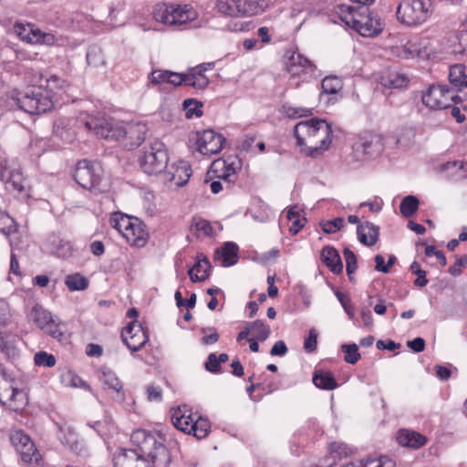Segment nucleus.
I'll return each instance as SVG.
<instances>
[{
	"instance_id": "nucleus-46",
	"label": "nucleus",
	"mask_w": 467,
	"mask_h": 467,
	"mask_svg": "<svg viewBox=\"0 0 467 467\" xmlns=\"http://www.w3.org/2000/svg\"><path fill=\"white\" fill-rule=\"evenodd\" d=\"M343 254L346 261V270L347 274L349 277L350 281H354V277L352 275L355 273V271L358 268L357 265V256L349 248L345 247L343 250Z\"/></svg>"
},
{
	"instance_id": "nucleus-32",
	"label": "nucleus",
	"mask_w": 467,
	"mask_h": 467,
	"mask_svg": "<svg viewBox=\"0 0 467 467\" xmlns=\"http://www.w3.org/2000/svg\"><path fill=\"white\" fill-rule=\"evenodd\" d=\"M313 383L316 387L327 390H331L337 387L333 374L329 371L316 372L313 376Z\"/></svg>"
},
{
	"instance_id": "nucleus-8",
	"label": "nucleus",
	"mask_w": 467,
	"mask_h": 467,
	"mask_svg": "<svg viewBox=\"0 0 467 467\" xmlns=\"http://www.w3.org/2000/svg\"><path fill=\"white\" fill-rule=\"evenodd\" d=\"M431 5V0H403L398 5L397 17L410 26L420 25L429 17Z\"/></svg>"
},
{
	"instance_id": "nucleus-28",
	"label": "nucleus",
	"mask_w": 467,
	"mask_h": 467,
	"mask_svg": "<svg viewBox=\"0 0 467 467\" xmlns=\"http://www.w3.org/2000/svg\"><path fill=\"white\" fill-rule=\"evenodd\" d=\"M238 246L232 242L225 243L214 254L215 260H222L223 266H231L237 262Z\"/></svg>"
},
{
	"instance_id": "nucleus-51",
	"label": "nucleus",
	"mask_w": 467,
	"mask_h": 467,
	"mask_svg": "<svg viewBox=\"0 0 467 467\" xmlns=\"http://www.w3.org/2000/svg\"><path fill=\"white\" fill-rule=\"evenodd\" d=\"M360 467H393V462L388 457L368 458Z\"/></svg>"
},
{
	"instance_id": "nucleus-57",
	"label": "nucleus",
	"mask_w": 467,
	"mask_h": 467,
	"mask_svg": "<svg viewBox=\"0 0 467 467\" xmlns=\"http://www.w3.org/2000/svg\"><path fill=\"white\" fill-rule=\"evenodd\" d=\"M317 335L314 329L309 331L308 337L305 339L304 348L307 352H313L317 349Z\"/></svg>"
},
{
	"instance_id": "nucleus-61",
	"label": "nucleus",
	"mask_w": 467,
	"mask_h": 467,
	"mask_svg": "<svg viewBox=\"0 0 467 467\" xmlns=\"http://www.w3.org/2000/svg\"><path fill=\"white\" fill-rule=\"evenodd\" d=\"M287 347L283 340H278L275 343L270 350L272 356L283 357L287 353Z\"/></svg>"
},
{
	"instance_id": "nucleus-37",
	"label": "nucleus",
	"mask_w": 467,
	"mask_h": 467,
	"mask_svg": "<svg viewBox=\"0 0 467 467\" xmlns=\"http://www.w3.org/2000/svg\"><path fill=\"white\" fill-rule=\"evenodd\" d=\"M44 331L62 344L68 342L69 337L66 333L65 325L57 322V320H54Z\"/></svg>"
},
{
	"instance_id": "nucleus-49",
	"label": "nucleus",
	"mask_w": 467,
	"mask_h": 467,
	"mask_svg": "<svg viewBox=\"0 0 467 467\" xmlns=\"http://www.w3.org/2000/svg\"><path fill=\"white\" fill-rule=\"evenodd\" d=\"M202 104L201 102H198L197 100L192 99H188L183 101V109L186 112L185 115L187 118H192V116L202 117Z\"/></svg>"
},
{
	"instance_id": "nucleus-15",
	"label": "nucleus",
	"mask_w": 467,
	"mask_h": 467,
	"mask_svg": "<svg viewBox=\"0 0 467 467\" xmlns=\"http://www.w3.org/2000/svg\"><path fill=\"white\" fill-rule=\"evenodd\" d=\"M224 142V137L212 130L197 133V150L202 155L211 156L219 153Z\"/></svg>"
},
{
	"instance_id": "nucleus-27",
	"label": "nucleus",
	"mask_w": 467,
	"mask_h": 467,
	"mask_svg": "<svg viewBox=\"0 0 467 467\" xmlns=\"http://www.w3.org/2000/svg\"><path fill=\"white\" fill-rule=\"evenodd\" d=\"M321 257L325 265L336 275L343 271V264L337 251L329 245L325 246L321 252Z\"/></svg>"
},
{
	"instance_id": "nucleus-18",
	"label": "nucleus",
	"mask_w": 467,
	"mask_h": 467,
	"mask_svg": "<svg viewBox=\"0 0 467 467\" xmlns=\"http://www.w3.org/2000/svg\"><path fill=\"white\" fill-rule=\"evenodd\" d=\"M192 175L190 164L185 161H180L171 165L166 172V179L178 187H182L187 183Z\"/></svg>"
},
{
	"instance_id": "nucleus-62",
	"label": "nucleus",
	"mask_w": 467,
	"mask_h": 467,
	"mask_svg": "<svg viewBox=\"0 0 467 467\" xmlns=\"http://www.w3.org/2000/svg\"><path fill=\"white\" fill-rule=\"evenodd\" d=\"M147 394L149 400L160 401L161 400V389L158 386H148Z\"/></svg>"
},
{
	"instance_id": "nucleus-55",
	"label": "nucleus",
	"mask_w": 467,
	"mask_h": 467,
	"mask_svg": "<svg viewBox=\"0 0 467 467\" xmlns=\"http://www.w3.org/2000/svg\"><path fill=\"white\" fill-rule=\"evenodd\" d=\"M467 267V255H463L456 260V262L451 265L448 272L454 276L462 274V269Z\"/></svg>"
},
{
	"instance_id": "nucleus-5",
	"label": "nucleus",
	"mask_w": 467,
	"mask_h": 467,
	"mask_svg": "<svg viewBox=\"0 0 467 467\" xmlns=\"http://www.w3.org/2000/svg\"><path fill=\"white\" fill-rule=\"evenodd\" d=\"M341 10L348 12L342 20L363 36H374L383 30L384 24L381 19L378 15L371 13L368 6L342 5Z\"/></svg>"
},
{
	"instance_id": "nucleus-31",
	"label": "nucleus",
	"mask_w": 467,
	"mask_h": 467,
	"mask_svg": "<svg viewBox=\"0 0 467 467\" xmlns=\"http://www.w3.org/2000/svg\"><path fill=\"white\" fill-rule=\"evenodd\" d=\"M379 150V147L378 143H374L373 140L360 138L354 144V151L356 156L358 158H369Z\"/></svg>"
},
{
	"instance_id": "nucleus-45",
	"label": "nucleus",
	"mask_w": 467,
	"mask_h": 467,
	"mask_svg": "<svg viewBox=\"0 0 467 467\" xmlns=\"http://www.w3.org/2000/svg\"><path fill=\"white\" fill-rule=\"evenodd\" d=\"M209 84V79L205 75H199L191 70L186 74V86H191L194 88L203 89Z\"/></svg>"
},
{
	"instance_id": "nucleus-17",
	"label": "nucleus",
	"mask_w": 467,
	"mask_h": 467,
	"mask_svg": "<svg viewBox=\"0 0 467 467\" xmlns=\"http://www.w3.org/2000/svg\"><path fill=\"white\" fill-rule=\"evenodd\" d=\"M16 28L21 29L22 31H18V35L24 40H26L28 43L32 44H43L47 46H64L67 44V39L62 36H56L51 33H43L39 29H30V33L25 35L26 32L25 27L16 26Z\"/></svg>"
},
{
	"instance_id": "nucleus-22",
	"label": "nucleus",
	"mask_w": 467,
	"mask_h": 467,
	"mask_svg": "<svg viewBox=\"0 0 467 467\" xmlns=\"http://www.w3.org/2000/svg\"><path fill=\"white\" fill-rule=\"evenodd\" d=\"M196 264L188 271L190 279L193 283L206 280L210 275L211 264L206 256L199 254Z\"/></svg>"
},
{
	"instance_id": "nucleus-21",
	"label": "nucleus",
	"mask_w": 467,
	"mask_h": 467,
	"mask_svg": "<svg viewBox=\"0 0 467 467\" xmlns=\"http://www.w3.org/2000/svg\"><path fill=\"white\" fill-rule=\"evenodd\" d=\"M0 178L5 183L7 190L18 192L24 191V178L20 171L5 166L1 170Z\"/></svg>"
},
{
	"instance_id": "nucleus-19",
	"label": "nucleus",
	"mask_w": 467,
	"mask_h": 467,
	"mask_svg": "<svg viewBox=\"0 0 467 467\" xmlns=\"http://www.w3.org/2000/svg\"><path fill=\"white\" fill-rule=\"evenodd\" d=\"M131 227L125 232V239L127 242L136 247H144L149 239V232L146 224L139 218L133 221Z\"/></svg>"
},
{
	"instance_id": "nucleus-41",
	"label": "nucleus",
	"mask_w": 467,
	"mask_h": 467,
	"mask_svg": "<svg viewBox=\"0 0 467 467\" xmlns=\"http://www.w3.org/2000/svg\"><path fill=\"white\" fill-rule=\"evenodd\" d=\"M324 94H337L343 88L342 80L336 76H327L324 78L321 83Z\"/></svg>"
},
{
	"instance_id": "nucleus-40",
	"label": "nucleus",
	"mask_w": 467,
	"mask_h": 467,
	"mask_svg": "<svg viewBox=\"0 0 467 467\" xmlns=\"http://www.w3.org/2000/svg\"><path fill=\"white\" fill-rule=\"evenodd\" d=\"M465 163L461 161H448L441 165V169L451 178H462L464 177L463 168Z\"/></svg>"
},
{
	"instance_id": "nucleus-23",
	"label": "nucleus",
	"mask_w": 467,
	"mask_h": 467,
	"mask_svg": "<svg viewBox=\"0 0 467 467\" xmlns=\"http://www.w3.org/2000/svg\"><path fill=\"white\" fill-rule=\"evenodd\" d=\"M379 83L388 88H402L407 87L409 78L400 71L388 70L381 74Z\"/></svg>"
},
{
	"instance_id": "nucleus-14",
	"label": "nucleus",
	"mask_w": 467,
	"mask_h": 467,
	"mask_svg": "<svg viewBox=\"0 0 467 467\" xmlns=\"http://www.w3.org/2000/svg\"><path fill=\"white\" fill-rule=\"evenodd\" d=\"M458 96L446 86H431L422 95V103L431 109H445L451 107Z\"/></svg>"
},
{
	"instance_id": "nucleus-56",
	"label": "nucleus",
	"mask_w": 467,
	"mask_h": 467,
	"mask_svg": "<svg viewBox=\"0 0 467 467\" xmlns=\"http://www.w3.org/2000/svg\"><path fill=\"white\" fill-rule=\"evenodd\" d=\"M205 368L212 373H218L221 370V364L214 353H211L208 356L205 362Z\"/></svg>"
},
{
	"instance_id": "nucleus-64",
	"label": "nucleus",
	"mask_w": 467,
	"mask_h": 467,
	"mask_svg": "<svg viewBox=\"0 0 467 467\" xmlns=\"http://www.w3.org/2000/svg\"><path fill=\"white\" fill-rule=\"evenodd\" d=\"M459 43L462 47L458 52L467 55V29L461 31L459 36Z\"/></svg>"
},
{
	"instance_id": "nucleus-33",
	"label": "nucleus",
	"mask_w": 467,
	"mask_h": 467,
	"mask_svg": "<svg viewBox=\"0 0 467 467\" xmlns=\"http://www.w3.org/2000/svg\"><path fill=\"white\" fill-rule=\"evenodd\" d=\"M449 79L451 84L458 87L461 90L462 87H467V75L465 74V66L455 64L451 67Z\"/></svg>"
},
{
	"instance_id": "nucleus-3",
	"label": "nucleus",
	"mask_w": 467,
	"mask_h": 467,
	"mask_svg": "<svg viewBox=\"0 0 467 467\" xmlns=\"http://www.w3.org/2000/svg\"><path fill=\"white\" fill-rule=\"evenodd\" d=\"M88 130L108 140H121L123 147L131 150L140 146L148 132L147 125L141 122L124 126L113 119H91L85 122Z\"/></svg>"
},
{
	"instance_id": "nucleus-13",
	"label": "nucleus",
	"mask_w": 467,
	"mask_h": 467,
	"mask_svg": "<svg viewBox=\"0 0 467 467\" xmlns=\"http://www.w3.org/2000/svg\"><path fill=\"white\" fill-rule=\"evenodd\" d=\"M216 6L220 13L229 16H254L264 10L257 0H217Z\"/></svg>"
},
{
	"instance_id": "nucleus-43",
	"label": "nucleus",
	"mask_w": 467,
	"mask_h": 467,
	"mask_svg": "<svg viewBox=\"0 0 467 467\" xmlns=\"http://www.w3.org/2000/svg\"><path fill=\"white\" fill-rule=\"evenodd\" d=\"M87 62L89 66L99 67L105 65V57L103 51L100 47L93 46L90 47L87 52Z\"/></svg>"
},
{
	"instance_id": "nucleus-30",
	"label": "nucleus",
	"mask_w": 467,
	"mask_h": 467,
	"mask_svg": "<svg viewBox=\"0 0 467 467\" xmlns=\"http://www.w3.org/2000/svg\"><path fill=\"white\" fill-rule=\"evenodd\" d=\"M100 380L105 389H112L116 396L113 397L116 400L121 402L124 400V393L122 392V384L112 371L103 372Z\"/></svg>"
},
{
	"instance_id": "nucleus-11",
	"label": "nucleus",
	"mask_w": 467,
	"mask_h": 467,
	"mask_svg": "<svg viewBox=\"0 0 467 467\" xmlns=\"http://www.w3.org/2000/svg\"><path fill=\"white\" fill-rule=\"evenodd\" d=\"M0 404L19 410L26 404V394L16 386L15 379L0 367Z\"/></svg>"
},
{
	"instance_id": "nucleus-35",
	"label": "nucleus",
	"mask_w": 467,
	"mask_h": 467,
	"mask_svg": "<svg viewBox=\"0 0 467 467\" xmlns=\"http://www.w3.org/2000/svg\"><path fill=\"white\" fill-rule=\"evenodd\" d=\"M137 217L128 216L122 213H116L110 219L111 225L120 233L123 237L125 236V232H128L131 227L133 221L136 220Z\"/></svg>"
},
{
	"instance_id": "nucleus-59",
	"label": "nucleus",
	"mask_w": 467,
	"mask_h": 467,
	"mask_svg": "<svg viewBox=\"0 0 467 467\" xmlns=\"http://www.w3.org/2000/svg\"><path fill=\"white\" fill-rule=\"evenodd\" d=\"M213 167L214 168V171L216 172H219V171H224L226 173H231V175L235 178L234 168L232 165L226 164V162L224 161L218 160V161H214L213 163Z\"/></svg>"
},
{
	"instance_id": "nucleus-44",
	"label": "nucleus",
	"mask_w": 467,
	"mask_h": 467,
	"mask_svg": "<svg viewBox=\"0 0 467 467\" xmlns=\"http://www.w3.org/2000/svg\"><path fill=\"white\" fill-rule=\"evenodd\" d=\"M330 456L333 462L329 463L330 466L336 463L337 460L347 457L351 453V449L345 443L333 442L329 447Z\"/></svg>"
},
{
	"instance_id": "nucleus-60",
	"label": "nucleus",
	"mask_w": 467,
	"mask_h": 467,
	"mask_svg": "<svg viewBox=\"0 0 467 467\" xmlns=\"http://www.w3.org/2000/svg\"><path fill=\"white\" fill-rule=\"evenodd\" d=\"M407 346L414 352H421L425 348V340L422 337H415L412 340L407 341Z\"/></svg>"
},
{
	"instance_id": "nucleus-39",
	"label": "nucleus",
	"mask_w": 467,
	"mask_h": 467,
	"mask_svg": "<svg viewBox=\"0 0 467 467\" xmlns=\"http://www.w3.org/2000/svg\"><path fill=\"white\" fill-rule=\"evenodd\" d=\"M191 231L198 237L210 236L213 234V227L210 222L202 218L194 217L192 221Z\"/></svg>"
},
{
	"instance_id": "nucleus-34",
	"label": "nucleus",
	"mask_w": 467,
	"mask_h": 467,
	"mask_svg": "<svg viewBox=\"0 0 467 467\" xmlns=\"http://www.w3.org/2000/svg\"><path fill=\"white\" fill-rule=\"evenodd\" d=\"M16 337L9 332L0 330V351L8 357L16 355Z\"/></svg>"
},
{
	"instance_id": "nucleus-54",
	"label": "nucleus",
	"mask_w": 467,
	"mask_h": 467,
	"mask_svg": "<svg viewBox=\"0 0 467 467\" xmlns=\"http://www.w3.org/2000/svg\"><path fill=\"white\" fill-rule=\"evenodd\" d=\"M169 74H170V70L156 69L150 73L149 78H150V81L155 85L161 84V83H167V78H169Z\"/></svg>"
},
{
	"instance_id": "nucleus-9",
	"label": "nucleus",
	"mask_w": 467,
	"mask_h": 467,
	"mask_svg": "<svg viewBox=\"0 0 467 467\" xmlns=\"http://www.w3.org/2000/svg\"><path fill=\"white\" fill-rule=\"evenodd\" d=\"M152 16L155 21L168 26H176L186 24L193 20L195 13L173 4L158 3L154 5Z\"/></svg>"
},
{
	"instance_id": "nucleus-26",
	"label": "nucleus",
	"mask_w": 467,
	"mask_h": 467,
	"mask_svg": "<svg viewBox=\"0 0 467 467\" xmlns=\"http://www.w3.org/2000/svg\"><path fill=\"white\" fill-rule=\"evenodd\" d=\"M397 441L400 445L413 449L423 446L427 441L426 438L420 433L409 430H400L398 432Z\"/></svg>"
},
{
	"instance_id": "nucleus-38",
	"label": "nucleus",
	"mask_w": 467,
	"mask_h": 467,
	"mask_svg": "<svg viewBox=\"0 0 467 467\" xmlns=\"http://www.w3.org/2000/svg\"><path fill=\"white\" fill-rule=\"evenodd\" d=\"M253 337L259 341L266 340L271 333L270 327L266 326L262 320H255L248 324Z\"/></svg>"
},
{
	"instance_id": "nucleus-42",
	"label": "nucleus",
	"mask_w": 467,
	"mask_h": 467,
	"mask_svg": "<svg viewBox=\"0 0 467 467\" xmlns=\"http://www.w3.org/2000/svg\"><path fill=\"white\" fill-rule=\"evenodd\" d=\"M418 208L419 200L413 195L404 197L400 205V213L406 218L412 216L418 211Z\"/></svg>"
},
{
	"instance_id": "nucleus-47",
	"label": "nucleus",
	"mask_w": 467,
	"mask_h": 467,
	"mask_svg": "<svg viewBox=\"0 0 467 467\" xmlns=\"http://www.w3.org/2000/svg\"><path fill=\"white\" fill-rule=\"evenodd\" d=\"M16 231L15 220L5 212H0V232L9 235Z\"/></svg>"
},
{
	"instance_id": "nucleus-63",
	"label": "nucleus",
	"mask_w": 467,
	"mask_h": 467,
	"mask_svg": "<svg viewBox=\"0 0 467 467\" xmlns=\"http://www.w3.org/2000/svg\"><path fill=\"white\" fill-rule=\"evenodd\" d=\"M376 346H377V348L380 349V350L388 349L389 351H393V350L399 348L400 347V344L395 343L393 340H390V339H389L388 341L379 339L377 341Z\"/></svg>"
},
{
	"instance_id": "nucleus-52",
	"label": "nucleus",
	"mask_w": 467,
	"mask_h": 467,
	"mask_svg": "<svg viewBox=\"0 0 467 467\" xmlns=\"http://www.w3.org/2000/svg\"><path fill=\"white\" fill-rule=\"evenodd\" d=\"M344 225L343 218L337 217L334 220L327 221L322 223V230L327 234H333L339 231Z\"/></svg>"
},
{
	"instance_id": "nucleus-48",
	"label": "nucleus",
	"mask_w": 467,
	"mask_h": 467,
	"mask_svg": "<svg viewBox=\"0 0 467 467\" xmlns=\"http://www.w3.org/2000/svg\"><path fill=\"white\" fill-rule=\"evenodd\" d=\"M341 349L346 354L344 359L347 363L353 365L359 360L360 354L358 353V348L356 344H343Z\"/></svg>"
},
{
	"instance_id": "nucleus-2",
	"label": "nucleus",
	"mask_w": 467,
	"mask_h": 467,
	"mask_svg": "<svg viewBox=\"0 0 467 467\" xmlns=\"http://www.w3.org/2000/svg\"><path fill=\"white\" fill-rule=\"evenodd\" d=\"M38 78L36 85L27 87L13 98L16 106L28 114H41L50 110L54 107L50 92L67 86L66 80L56 75L39 73Z\"/></svg>"
},
{
	"instance_id": "nucleus-36",
	"label": "nucleus",
	"mask_w": 467,
	"mask_h": 467,
	"mask_svg": "<svg viewBox=\"0 0 467 467\" xmlns=\"http://www.w3.org/2000/svg\"><path fill=\"white\" fill-rule=\"evenodd\" d=\"M65 284L70 291L85 290L88 286V280L79 273L66 276Z\"/></svg>"
},
{
	"instance_id": "nucleus-16",
	"label": "nucleus",
	"mask_w": 467,
	"mask_h": 467,
	"mask_svg": "<svg viewBox=\"0 0 467 467\" xmlns=\"http://www.w3.org/2000/svg\"><path fill=\"white\" fill-rule=\"evenodd\" d=\"M121 337L124 344L132 352L140 350L149 340L147 331L137 321L130 323L122 329Z\"/></svg>"
},
{
	"instance_id": "nucleus-7",
	"label": "nucleus",
	"mask_w": 467,
	"mask_h": 467,
	"mask_svg": "<svg viewBox=\"0 0 467 467\" xmlns=\"http://www.w3.org/2000/svg\"><path fill=\"white\" fill-rule=\"evenodd\" d=\"M171 421L176 429L185 433L193 434L198 439L205 438L209 433L208 420L202 417L194 420L186 406L178 407L172 410Z\"/></svg>"
},
{
	"instance_id": "nucleus-53",
	"label": "nucleus",
	"mask_w": 467,
	"mask_h": 467,
	"mask_svg": "<svg viewBox=\"0 0 467 467\" xmlns=\"http://www.w3.org/2000/svg\"><path fill=\"white\" fill-rule=\"evenodd\" d=\"M176 304L178 306H185L188 309L193 308L196 304V294L192 293L186 301H183L182 293L177 290L174 295Z\"/></svg>"
},
{
	"instance_id": "nucleus-6",
	"label": "nucleus",
	"mask_w": 467,
	"mask_h": 467,
	"mask_svg": "<svg viewBox=\"0 0 467 467\" xmlns=\"http://www.w3.org/2000/svg\"><path fill=\"white\" fill-rule=\"evenodd\" d=\"M168 153L165 145L158 139L149 141L138 157L141 170L149 175H157L163 171L168 165Z\"/></svg>"
},
{
	"instance_id": "nucleus-58",
	"label": "nucleus",
	"mask_w": 467,
	"mask_h": 467,
	"mask_svg": "<svg viewBox=\"0 0 467 467\" xmlns=\"http://www.w3.org/2000/svg\"><path fill=\"white\" fill-rule=\"evenodd\" d=\"M167 83L171 84L175 87L181 86L182 84L186 85V74L170 71L169 78H167Z\"/></svg>"
},
{
	"instance_id": "nucleus-29",
	"label": "nucleus",
	"mask_w": 467,
	"mask_h": 467,
	"mask_svg": "<svg viewBox=\"0 0 467 467\" xmlns=\"http://www.w3.org/2000/svg\"><path fill=\"white\" fill-rule=\"evenodd\" d=\"M28 318L42 330H45L55 320L50 312L37 304L32 307Z\"/></svg>"
},
{
	"instance_id": "nucleus-1",
	"label": "nucleus",
	"mask_w": 467,
	"mask_h": 467,
	"mask_svg": "<svg viewBox=\"0 0 467 467\" xmlns=\"http://www.w3.org/2000/svg\"><path fill=\"white\" fill-rule=\"evenodd\" d=\"M130 441L134 448L120 450L114 456V467H169L171 456L165 445L145 431L132 432Z\"/></svg>"
},
{
	"instance_id": "nucleus-10",
	"label": "nucleus",
	"mask_w": 467,
	"mask_h": 467,
	"mask_svg": "<svg viewBox=\"0 0 467 467\" xmlns=\"http://www.w3.org/2000/svg\"><path fill=\"white\" fill-rule=\"evenodd\" d=\"M103 173L99 162L81 160L76 165L74 180L83 189L93 191L99 187Z\"/></svg>"
},
{
	"instance_id": "nucleus-12",
	"label": "nucleus",
	"mask_w": 467,
	"mask_h": 467,
	"mask_svg": "<svg viewBox=\"0 0 467 467\" xmlns=\"http://www.w3.org/2000/svg\"><path fill=\"white\" fill-rule=\"evenodd\" d=\"M10 441L20 454L24 462L28 463L31 467H38L41 463L42 457L31 438L23 431H14L10 434Z\"/></svg>"
},
{
	"instance_id": "nucleus-4",
	"label": "nucleus",
	"mask_w": 467,
	"mask_h": 467,
	"mask_svg": "<svg viewBox=\"0 0 467 467\" xmlns=\"http://www.w3.org/2000/svg\"><path fill=\"white\" fill-rule=\"evenodd\" d=\"M294 135L297 144L305 147L303 150L316 157L331 143L332 129L325 119H311L298 122L294 128Z\"/></svg>"
},
{
	"instance_id": "nucleus-24",
	"label": "nucleus",
	"mask_w": 467,
	"mask_h": 467,
	"mask_svg": "<svg viewBox=\"0 0 467 467\" xmlns=\"http://www.w3.org/2000/svg\"><path fill=\"white\" fill-rule=\"evenodd\" d=\"M60 435L59 440L61 442L67 446L68 449L77 455H82L86 451L85 446L82 441L78 440L77 434L74 431L67 427H59Z\"/></svg>"
},
{
	"instance_id": "nucleus-50",
	"label": "nucleus",
	"mask_w": 467,
	"mask_h": 467,
	"mask_svg": "<svg viewBox=\"0 0 467 467\" xmlns=\"http://www.w3.org/2000/svg\"><path fill=\"white\" fill-rule=\"evenodd\" d=\"M34 361L36 366L47 368H52L56 365V358L45 351L36 353L34 357Z\"/></svg>"
},
{
	"instance_id": "nucleus-25",
	"label": "nucleus",
	"mask_w": 467,
	"mask_h": 467,
	"mask_svg": "<svg viewBox=\"0 0 467 467\" xmlns=\"http://www.w3.org/2000/svg\"><path fill=\"white\" fill-rule=\"evenodd\" d=\"M358 241L367 246L374 245L379 239V227L370 222H365L357 227Z\"/></svg>"
},
{
	"instance_id": "nucleus-20",
	"label": "nucleus",
	"mask_w": 467,
	"mask_h": 467,
	"mask_svg": "<svg viewBox=\"0 0 467 467\" xmlns=\"http://www.w3.org/2000/svg\"><path fill=\"white\" fill-rule=\"evenodd\" d=\"M285 58L286 69L292 76H298L301 73H306L308 68L312 69L314 67L310 60L295 51H287Z\"/></svg>"
}]
</instances>
